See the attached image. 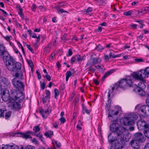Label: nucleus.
<instances>
[{
	"instance_id": "obj_15",
	"label": "nucleus",
	"mask_w": 149,
	"mask_h": 149,
	"mask_svg": "<svg viewBox=\"0 0 149 149\" xmlns=\"http://www.w3.org/2000/svg\"><path fill=\"white\" fill-rule=\"evenodd\" d=\"M9 54L8 52L6 50L5 47L3 45H0V56H3V59H4L5 56L6 57Z\"/></svg>"
},
{
	"instance_id": "obj_13",
	"label": "nucleus",
	"mask_w": 149,
	"mask_h": 149,
	"mask_svg": "<svg viewBox=\"0 0 149 149\" xmlns=\"http://www.w3.org/2000/svg\"><path fill=\"white\" fill-rule=\"evenodd\" d=\"M134 88L133 89L134 91L136 92L139 95L141 96H144L145 95V93L144 91L142 88L139 87H138L136 85L134 84L133 87Z\"/></svg>"
},
{
	"instance_id": "obj_36",
	"label": "nucleus",
	"mask_w": 149,
	"mask_h": 149,
	"mask_svg": "<svg viewBox=\"0 0 149 149\" xmlns=\"http://www.w3.org/2000/svg\"><path fill=\"white\" fill-rule=\"evenodd\" d=\"M82 106L83 111H85L87 113L89 114L91 111L90 110L87 109L86 107H85L83 104L82 105Z\"/></svg>"
},
{
	"instance_id": "obj_6",
	"label": "nucleus",
	"mask_w": 149,
	"mask_h": 149,
	"mask_svg": "<svg viewBox=\"0 0 149 149\" xmlns=\"http://www.w3.org/2000/svg\"><path fill=\"white\" fill-rule=\"evenodd\" d=\"M3 60L5 62L6 68L8 70L11 71L12 69H13V66L16 61L10 54L6 57L5 56Z\"/></svg>"
},
{
	"instance_id": "obj_10",
	"label": "nucleus",
	"mask_w": 149,
	"mask_h": 149,
	"mask_svg": "<svg viewBox=\"0 0 149 149\" xmlns=\"http://www.w3.org/2000/svg\"><path fill=\"white\" fill-rule=\"evenodd\" d=\"M1 94L2 100L7 102L9 100L10 98V94L9 91L7 89H3L1 90Z\"/></svg>"
},
{
	"instance_id": "obj_61",
	"label": "nucleus",
	"mask_w": 149,
	"mask_h": 149,
	"mask_svg": "<svg viewBox=\"0 0 149 149\" xmlns=\"http://www.w3.org/2000/svg\"><path fill=\"white\" fill-rule=\"evenodd\" d=\"M88 71H91L93 72H94L95 71V70L93 68H88Z\"/></svg>"
},
{
	"instance_id": "obj_57",
	"label": "nucleus",
	"mask_w": 149,
	"mask_h": 149,
	"mask_svg": "<svg viewBox=\"0 0 149 149\" xmlns=\"http://www.w3.org/2000/svg\"><path fill=\"white\" fill-rule=\"evenodd\" d=\"M144 149H149V143H146L144 147Z\"/></svg>"
},
{
	"instance_id": "obj_43",
	"label": "nucleus",
	"mask_w": 149,
	"mask_h": 149,
	"mask_svg": "<svg viewBox=\"0 0 149 149\" xmlns=\"http://www.w3.org/2000/svg\"><path fill=\"white\" fill-rule=\"evenodd\" d=\"M72 53V49H69L68 51V54L67 55V56H71Z\"/></svg>"
},
{
	"instance_id": "obj_18",
	"label": "nucleus",
	"mask_w": 149,
	"mask_h": 149,
	"mask_svg": "<svg viewBox=\"0 0 149 149\" xmlns=\"http://www.w3.org/2000/svg\"><path fill=\"white\" fill-rule=\"evenodd\" d=\"M30 133H31V132L30 131H29L24 133L22 132H18L16 133L15 134H17L19 136H21L23 138L26 139L28 138L32 139V137L30 135L28 134H30Z\"/></svg>"
},
{
	"instance_id": "obj_8",
	"label": "nucleus",
	"mask_w": 149,
	"mask_h": 149,
	"mask_svg": "<svg viewBox=\"0 0 149 149\" xmlns=\"http://www.w3.org/2000/svg\"><path fill=\"white\" fill-rule=\"evenodd\" d=\"M13 67V69H12L11 71L14 72L16 73L15 74V77L19 78V79H22L23 74L20 72L21 68V63L16 62Z\"/></svg>"
},
{
	"instance_id": "obj_5",
	"label": "nucleus",
	"mask_w": 149,
	"mask_h": 149,
	"mask_svg": "<svg viewBox=\"0 0 149 149\" xmlns=\"http://www.w3.org/2000/svg\"><path fill=\"white\" fill-rule=\"evenodd\" d=\"M121 107L119 106H116L112 110V122L117 123L119 119L120 116L121 114Z\"/></svg>"
},
{
	"instance_id": "obj_20",
	"label": "nucleus",
	"mask_w": 149,
	"mask_h": 149,
	"mask_svg": "<svg viewBox=\"0 0 149 149\" xmlns=\"http://www.w3.org/2000/svg\"><path fill=\"white\" fill-rule=\"evenodd\" d=\"M140 73L139 75L141 76L143 80L144 78H147L148 77V73L147 71L146 68L144 70H141L139 71Z\"/></svg>"
},
{
	"instance_id": "obj_1",
	"label": "nucleus",
	"mask_w": 149,
	"mask_h": 149,
	"mask_svg": "<svg viewBox=\"0 0 149 149\" xmlns=\"http://www.w3.org/2000/svg\"><path fill=\"white\" fill-rule=\"evenodd\" d=\"M134 79L130 76H128L127 78L121 79L118 81V83H116L112 87V91L116 90L118 87L125 89L126 87H133Z\"/></svg>"
},
{
	"instance_id": "obj_40",
	"label": "nucleus",
	"mask_w": 149,
	"mask_h": 149,
	"mask_svg": "<svg viewBox=\"0 0 149 149\" xmlns=\"http://www.w3.org/2000/svg\"><path fill=\"white\" fill-rule=\"evenodd\" d=\"M92 10V8L91 7H89L87 9H84V12H85L86 13H88L89 12H91Z\"/></svg>"
},
{
	"instance_id": "obj_52",
	"label": "nucleus",
	"mask_w": 149,
	"mask_h": 149,
	"mask_svg": "<svg viewBox=\"0 0 149 149\" xmlns=\"http://www.w3.org/2000/svg\"><path fill=\"white\" fill-rule=\"evenodd\" d=\"M28 63L29 64L30 66L32 68V67H33V66L32 61L31 60H29L28 61Z\"/></svg>"
},
{
	"instance_id": "obj_37",
	"label": "nucleus",
	"mask_w": 149,
	"mask_h": 149,
	"mask_svg": "<svg viewBox=\"0 0 149 149\" xmlns=\"http://www.w3.org/2000/svg\"><path fill=\"white\" fill-rule=\"evenodd\" d=\"M40 129L38 125L34 127L33 130L35 132H38L40 131Z\"/></svg>"
},
{
	"instance_id": "obj_26",
	"label": "nucleus",
	"mask_w": 149,
	"mask_h": 149,
	"mask_svg": "<svg viewBox=\"0 0 149 149\" xmlns=\"http://www.w3.org/2000/svg\"><path fill=\"white\" fill-rule=\"evenodd\" d=\"M75 58L76 60H77L78 61H81L83 60H84L85 59V56H81L79 55H77L75 56Z\"/></svg>"
},
{
	"instance_id": "obj_55",
	"label": "nucleus",
	"mask_w": 149,
	"mask_h": 149,
	"mask_svg": "<svg viewBox=\"0 0 149 149\" xmlns=\"http://www.w3.org/2000/svg\"><path fill=\"white\" fill-rule=\"evenodd\" d=\"M32 142L35 143L36 144H38L39 143L38 141L36 138H33L32 140Z\"/></svg>"
},
{
	"instance_id": "obj_2",
	"label": "nucleus",
	"mask_w": 149,
	"mask_h": 149,
	"mask_svg": "<svg viewBox=\"0 0 149 149\" xmlns=\"http://www.w3.org/2000/svg\"><path fill=\"white\" fill-rule=\"evenodd\" d=\"M125 133L121 136V138H117L114 140L112 139V144L114 147L117 148H122L124 147L125 141H129L131 137V134L127 130Z\"/></svg>"
},
{
	"instance_id": "obj_64",
	"label": "nucleus",
	"mask_w": 149,
	"mask_h": 149,
	"mask_svg": "<svg viewBox=\"0 0 149 149\" xmlns=\"http://www.w3.org/2000/svg\"><path fill=\"white\" fill-rule=\"evenodd\" d=\"M148 108V109H147L146 113V116H149V107L147 106Z\"/></svg>"
},
{
	"instance_id": "obj_25",
	"label": "nucleus",
	"mask_w": 149,
	"mask_h": 149,
	"mask_svg": "<svg viewBox=\"0 0 149 149\" xmlns=\"http://www.w3.org/2000/svg\"><path fill=\"white\" fill-rule=\"evenodd\" d=\"M52 43H49L45 47L44 49V53L45 54L48 53L50 50L51 46Z\"/></svg>"
},
{
	"instance_id": "obj_4",
	"label": "nucleus",
	"mask_w": 149,
	"mask_h": 149,
	"mask_svg": "<svg viewBox=\"0 0 149 149\" xmlns=\"http://www.w3.org/2000/svg\"><path fill=\"white\" fill-rule=\"evenodd\" d=\"M126 129L120 126V124L117 123H112V133L118 136H121L126 134Z\"/></svg>"
},
{
	"instance_id": "obj_62",
	"label": "nucleus",
	"mask_w": 149,
	"mask_h": 149,
	"mask_svg": "<svg viewBox=\"0 0 149 149\" xmlns=\"http://www.w3.org/2000/svg\"><path fill=\"white\" fill-rule=\"evenodd\" d=\"M36 5L33 4L32 5V10L33 11H34L36 9Z\"/></svg>"
},
{
	"instance_id": "obj_51",
	"label": "nucleus",
	"mask_w": 149,
	"mask_h": 149,
	"mask_svg": "<svg viewBox=\"0 0 149 149\" xmlns=\"http://www.w3.org/2000/svg\"><path fill=\"white\" fill-rule=\"evenodd\" d=\"M53 141H54V142L56 143L57 147H61V144L60 142H58L56 140Z\"/></svg>"
},
{
	"instance_id": "obj_19",
	"label": "nucleus",
	"mask_w": 149,
	"mask_h": 149,
	"mask_svg": "<svg viewBox=\"0 0 149 149\" xmlns=\"http://www.w3.org/2000/svg\"><path fill=\"white\" fill-rule=\"evenodd\" d=\"M140 142L136 140H133L130 141V145L134 148L138 149L139 148L140 145Z\"/></svg>"
},
{
	"instance_id": "obj_22",
	"label": "nucleus",
	"mask_w": 149,
	"mask_h": 149,
	"mask_svg": "<svg viewBox=\"0 0 149 149\" xmlns=\"http://www.w3.org/2000/svg\"><path fill=\"white\" fill-rule=\"evenodd\" d=\"M18 102L15 101L11 104V107L12 109L16 110H19L21 109L20 105L17 103Z\"/></svg>"
},
{
	"instance_id": "obj_33",
	"label": "nucleus",
	"mask_w": 149,
	"mask_h": 149,
	"mask_svg": "<svg viewBox=\"0 0 149 149\" xmlns=\"http://www.w3.org/2000/svg\"><path fill=\"white\" fill-rule=\"evenodd\" d=\"M143 133L145 136L148 138H149V130L146 129L143 132Z\"/></svg>"
},
{
	"instance_id": "obj_58",
	"label": "nucleus",
	"mask_w": 149,
	"mask_h": 149,
	"mask_svg": "<svg viewBox=\"0 0 149 149\" xmlns=\"http://www.w3.org/2000/svg\"><path fill=\"white\" fill-rule=\"evenodd\" d=\"M36 72L38 75V79H40L41 77V76L40 72H38V71H37Z\"/></svg>"
},
{
	"instance_id": "obj_27",
	"label": "nucleus",
	"mask_w": 149,
	"mask_h": 149,
	"mask_svg": "<svg viewBox=\"0 0 149 149\" xmlns=\"http://www.w3.org/2000/svg\"><path fill=\"white\" fill-rule=\"evenodd\" d=\"M53 134V132L51 131H48L45 132V135L47 137L50 138Z\"/></svg>"
},
{
	"instance_id": "obj_30",
	"label": "nucleus",
	"mask_w": 149,
	"mask_h": 149,
	"mask_svg": "<svg viewBox=\"0 0 149 149\" xmlns=\"http://www.w3.org/2000/svg\"><path fill=\"white\" fill-rule=\"evenodd\" d=\"M111 134L112 132H110L108 136V142L111 145L110 148L109 149H111L112 148V136L111 135Z\"/></svg>"
},
{
	"instance_id": "obj_45",
	"label": "nucleus",
	"mask_w": 149,
	"mask_h": 149,
	"mask_svg": "<svg viewBox=\"0 0 149 149\" xmlns=\"http://www.w3.org/2000/svg\"><path fill=\"white\" fill-rule=\"evenodd\" d=\"M135 61L137 62H144V61L141 58H136L135 59Z\"/></svg>"
},
{
	"instance_id": "obj_50",
	"label": "nucleus",
	"mask_w": 149,
	"mask_h": 149,
	"mask_svg": "<svg viewBox=\"0 0 149 149\" xmlns=\"http://www.w3.org/2000/svg\"><path fill=\"white\" fill-rule=\"evenodd\" d=\"M45 94L46 95V96H47L49 97H50V92L48 90H46L45 91Z\"/></svg>"
},
{
	"instance_id": "obj_44",
	"label": "nucleus",
	"mask_w": 149,
	"mask_h": 149,
	"mask_svg": "<svg viewBox=\"0 0 149 149\" xmlns=\"http://www.w3.org/2000/svg\"><path fill=\"white\" fill-rule=\"evenodd\" d=\"M44 77H46L48 81H50L51 79V77L50 75H49L48 74H46L45 75H43Z\"/></svg>"
},
{
	"instance_id": "obj_42",
	"label": "nucleus",
	"mask_w": 149,
	"mask_h": 149,
	"mask_svg": "<svg viewBox=\"0 0 149 149\" xmlns=\"http://www.w3.org/2000/svg\"><path fill=\"white\" fill-rule=\"evenodd\" d=\"M40 83L41 84L40 86L42 90H44L45 88V83L44 82H43V83H42V81H40Z\"/></svg>"
},
{
	"instance_id": "obj_48",
	"label": "nucleus",
	"mask_w": 149,
	"mask_h": 149,
	"mask_svg": "<svg viewBox=\"0 0 149 149\" xmlns=\"http://www.w3.org/2000/svg\"><path fill=\"white\" fill-rule=\"evenodd\" d=\"M26 45L29 50L32 53H33V49L31 47L30 45L27 44H26Z\"/></svg>"
},
{
	"instance_id": "obj_21",
	"label": "nucleus",
	"mask_w": 149,
	"mask_h": 149,
	"mask_svg": "<svg viewBox=\"0 0 149 149\" xmlns=\"http://www.w3.org/2000/svg\"><path fill=\"white\" fill-rule=\"evenodd\" d=\"M148 109L147 106L143 105L141 107L139 110V112L141 113L143 116H146L147 109Z\"/></svg>"
},
{
	"instance_id": "obj_28",
	"label": "nucleus",
	"mask_w": 149,
	"mask_h": 149,
	"mask_svg": "<svg viewBox=\"0 0 149 149\" xmlns=\"http://www.w3.org/2000/svg\"><path fill=\"white\" fill-rule=\"evenodd\" d=\"M111 73L112 71L111 70H110L109 71L107 72L104 74V76L102 78V81H103L107 77H108V76L111 75Z\"/></svg>"
},
{
	"instance_id": "obj_16",
	"label": "nucleus",
	"mask_w": 149,
	"mask_h": 149,
	"mask_svg": "<svg viewBox=\"0 0 149 149\" xmlns=\"http://www.w3.org/2000/svg\"><path fill=\"white\" fill-rule=\"evenodd\" d=\"M18 146L14 144L12 145H3L1 149H18ZM21 149H24L23 147L21 148Z\"/></svg>"
},
{
	"instance_id": "obj_56",
	"label": "nucleus",
	"mask_w": 149,
	"mask_h": 149,
	"mask_svg": "<svg viewBox=\"0 0 149 149\" xmlns=\"http://www.w3.org/2000/svg\"><path fill=\"white\" fill-rule=\"evenodd\" d=\"M0 10L3 13L5 14V15H4L5 16L8 15V14L4 10L0 8Z\"/></svg>"
},
{
	"instance_id": "obj_54",
	"label": "nucleus",
	"mask_w": 149,
	"mask_h": 149,
	"mask_svg": "<svg viewBox=\"0 0 149 149\" xmlns=\"http://www.w3.org/2000/svg\"><path fill=\"white\" fill-rule=\"evenodd\" d=\"M66 4V3L64 2H61L59 3V6H58L59 7V6L63 7V6H65Z\"/></svg>"
},
{
	"instance_id": "obj_32",
	"label": "nucleus",
	"mask_w": 149,
	"mask_h": 149,
	"mask_svg": "<svg viewBox=\"0 0 149 149\" xmlns=\"http://www.w3.org/2000/svg\"><path fill=\"white\" fill-rule=\"evenodd\" d=\"M50 97L47 96H43L42 98V101L43 104L47 102V101L49 100Z\"/></svg>"
},
{
	"instance_id": "obj_63",
	"label": "nucleus",
	"mask_w": 149,
	"mask_h": 149,
	"mask_svg": "<svg viewBox=\"0 0 149 149\" xmlns=\"http://www.w3.org/2000/svg\"><path fill=\"white\" fill-rule=\"evenodd\" d=\"M146 102L147 104V106L149 107V98H148L146 99Z\"/></svg>"
},
{
	"instance_id": "obj_41",
	"label": "nucleus",
	"mask_w": 149,
	"mask_h": 149,
	"mask_svg": "<svg viewBox=\"0 0 149 149\" xmlns=\"http://www.w3.org/2000/svg\"><path fill=\"white\" fill-rule=\"evenodd\" d=\"M98 2L99 5H102L105 3L104 0H98Z\"/></svg>"
},
{
	"instance_id": "obj_49",
	"label": "nucleus",
	"mask_w": 149,
	"mask_h": 149,
	"mask_svg": "<svg viewBox=\"0 0 149 149\" xmlns=\"http://www.w3.org/2000/svg\"><path fill=\"white\" fill-rule=\"evenodd\" d=\"M61 121V123L62 124L64 123L65 122L66 120L64 117H62L59 119Z\"/></svg>"
},
{
	"instance_id": "obj_24",
	"label": "nucleus",
	"mask_w": 149,
	"mask_h": 149,
	"mask_svg": "<svg viewBox=\"0 0 149 149\" xmlns=\"http://www.w3.org/2000/svg\"><path fill=\"white\" fill-rule=\"evenodd\" d=\"M91 60V63L93 65L100 63L101 62V59L99 57L92 58Z\"/></svg>"
},
{
	"instance_id": "obj_60",
	"label": "nucleus",
	"mask_w": 149,
	"mask_h": 149,
	"mask_svg": "<svg viewBox=\"0 0 149 149\" xmlns=\"http://www.w3.org/2000/svg\"><path fill=\"white\" fill-rule=\"evenodd\" d=\"M18 8L19 9V12L18 14L19 15L20 14H23V12L22 11V9L20 7H19Z\"/></svg>"
},
{
	"instance_id": "obj_17",
	"label": "nucleus",
	"mask_w": 149,
	"mask_h": 149,
	"mask_svg": "<svg viewBox=\"0 0 149 149\" xmlns=\"http://www.w3.org/2000/svg\"><path fill=\"white\" fill-rule=\"evenodd\" d=\"M139 74H140V73L139 72H134L132 74H131V75L132 77V78L134 79V81L136 80L141 81H143Z\"/></svg>"
},
{
	"instance_id": "obj_38",
	"label": "nucleus",
	"mask_w": 149,
	"mask_h": 149,
	"mask_svg": "<svg viewBox=\"0 0 149 149\" xmlns=\"http://www.w3.org/2000/svg\"><path fill=\"white\" fill-rule=\"evenodd\" d=\"M11 116V113L9 112H8L6 113L5 114V118L7 119L9 118Z\"/></svg>"
},
{
	"instance_id": "obj_47",
	"label": "nucleus",
	"mask_w": 149,
	"mask_h": 149,
	"mask_svg": "<svg viewBox=\"0 0 149 149\" xmlns=\"http://www.w3.org/2000/svg\"><path fill=\"white\" fill-rule=\"evenodd\" d=\"M24 149H35V147L30 145H28L25 147Z\"/></svg>"
},
{
	"instance_id": "obj_3",
	"label": "nucleus",
	"mask_w": 149,
	"mask_h": 149,
	"mask_svg": "<svg viewBox=\"0 0 149 149\" xmlns=\"http://www.w3.org/2000/svg\"><path fill=\"white\" fill-rule=\"evenodd\" d=\"M138 116L134 113L129 114L127 117L122 118L120 119V123L126 126L133 125L134 121L137 120Z\"/></svg>"
},
{
	"instance_id": "obj_34",
	"label": "nucleus",
	"mask_w": 149,
	"mask_h": 149,
	"mask_svg": "<svg viewBox=\"0 0 149 149\" xmlns=\"http://www.w3.org/2000/svg\"><path fill=\"white\" fill-rule=\"evenodd\" d=\"M104 49V48L102 47L100 45H98L95 48V49L99 52H101Z\"/></svg>"
},
{
	"instance_id": "obj_7",
	"label": "nucleus",
	"mask_w": 149,
	"mask_h": 149,
	"mask_svg": "<svg viewBox=\"0 0 149 149\" xmlns=\"http://www.w3.org/2000/svg\"><path fill=\"white\" fill-rule=\"evenodd\" d=\"M111 92V90H108V100L106 103V105L105 106V109L106 113L108 114V116L109 119L111 120L110 117H112V113L111 105V100L110 98V95Z\"/></svg>"
},
{
	"instance_id": "obj_31",
	"label": "nucleus",
	"mask_w": 149,
	"mask_h": 149,
	"mask_svg": "<svg viewBox=\"0 0 149 149\" xmlns=\"http://www.w3.org/2000/svg\"><path fill=\"white\" fill-rule=\"evenodd\" d=\"M72 75V72L70 71H67V72L65 74L66 81H68L69 77H70Z\"/></svg>"
},
{
	"instance_id": "obj_14",
	"label": "nucleus",
	"mask_w": 149,
	"mask_h": 149,
	"mask_svg": "<svg viewBox=\"0 0 149 149\" xmlns=\"http://www.w3.org/2000/svg\"><path fill=\"white\" fill-rule=\"evenodd\" d=\"M134 138L135 140L139 142H143L145 140L142 133L141 132L136 133L134 135Z\"/></svg>"
},
{
	"instance_id": "obj_11",
	"label": "nucleus",
	"mask_w": 149,
	"mask_h": 149,
	"mask_svg": "<svg viewBox=\"0 0 149 149\" xmlns=\"http://www.w3.org/2000/svg\"><path fill=\"white\" fill-rule=\"evenodd\" d=\"M17 78H19L15 77L12 80V83L14 86L17 89L19 90H23L24 89V85L22 82L18 80Z\"/></svg>"
},
{
	"instance_id": "obj_29",
	"label": "nucleus",
	"mask_w": 149,
	"mask_h": 149,
	"mask_svg": "<svg viewBox=\"0 0 149 149\" xmlns=\"http://www.w3.org/2000/svg\"><path fill=\"white\" fill-rule=\"evenodd\" d=\"M56 10H57L58 13L59 14L62 13H68L67 11L64 10L62 9H60V7L59 6H57L56 8Z\"/></svg>"
},
{
	"instance_id": "obj_46",
	"label": "nucleus",
	"mask_w": 149,
	"mask_h": 149,
	"mask_svg": "<svg viewBox=\"0 0 149 149\" xmlns=\"http://www.w3.org/2000/svg\"><path fill=\"white\" fill-rule=\"evenodd\" d=\"M67 35V34H65L61 38V40L64 42L67 40V39L66 38Z\"/></svg>"
},
{
	"instance_id": "obj_35",
	"label": "nucleus",
	"mask_w": 149,
	"mask_h": 149,
	"mask_svg": "<svg viewBox=\"0 0 149 149\" xmlns=\"http://www.w3.org/2000/svg\"><path fill=\"white\" fill-rule=\"evenodd\" d=\"M132 10H130L124 13L123 15L126 16L131 15L132 14Z\"/></svg>"
},
{
	"instance_id": "obj_53",
	"label": "nucleus",
	"mask_w": 149,
	"mask_h": 149,
	"mask_svg": "<svg viewBox=\"0 0 149 149\" xmlns=\"http://www.w3.org/2000/svg\"><path fill=\"white\" fill-rule=\"evenodd\" d=\"M0 117L3 116L4 110H2L1 109H0Z\"/></svg>"
},
{
	"instance_id": "obj_9",
	"label": "nucleus",
	"mask_w": 149,
	"mask_h": 149,
	"mask_svg": "<svg viewBox=\"0 0 149 149\" xmlns=\"http://www.w3.org/2000/svg\"><path fill=\"white\" fill-rule=\"evenodd\" d=\"M45 107L46 109H43L41 107H40L39 108V111L42 117L45 119L47 116L51 113V109L50 106L48 104H46Z\"/></svg>"
},
{
	"instance_id": "obj_12",
	"label": "nucleus",
	"mask_w": 149,
	"mask_h": 149,
	"mask_svg": "<svg viewBox=\"0 0 149 149\" xmlns=\"http://www.w3.org/2000/svg\"><path fill=\"white\" fill-rule=\"evenodd\" d=\"M15 100L18 102H22L24 98V96L22 93L20 91H18L14 93Z\"/></svg>"
},
{
	"instance_id": "obj_39",
	"label": "nucleus",
	"mask_w": 149,
	"mask_h": 149,
	"mask_svg": "<svg viewBox=\"0 0 149 149\" xmlns=\"http://www.w3.org/2000/svg\"><path fill=\"white\" fill-rule=\"evenodd\" d=\"M54 92L55 94V98H56L57 96H58L59 95V92L58 90L57 89H55L54 90Z\"/></svg>"
},
{
	"instance_id": "obj_23",
	"label": "nucleus",
	"mask_w": 149,
	"mask_h": 149,
	"mask_svg": "<svg viewBox=\"0 0 149 149\" xmlns=\"http://www.w3.org/2000/svg\"><path fill=\"white\" fill-rule=\"evenodd\" d=\"M147 126L148 124L146 123L144 121H142L139 125V124L137 125L138 128L140 130L143 129H147Z\"/></svg>"
},
{
	"instance_id": "obj_59",
	"label": "nucleus",
	"mask_w": 149,
	"mask_h": 149,
	"mask_svg": "<svg viewBox=\"0 0 149 149\" xmlns=\"http://www.w3.org/2000/svg\"><path fill=\"white\" fill-rule=\"evenodd\" d=\"M76 60V58H75V56H74V57H72L71 60V63L72 64H73V63L75 61V60Z\"/></svg>"
}]
</instances>
